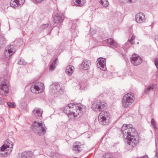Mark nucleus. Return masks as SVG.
<instances>
[{
	"instance_id": "1",
	"label": "nucleus",
	"mask_w": 158,
	"mask_h": 158,
	"mask_svg": "<svg viewBox=\"0 0 158 158\" xmlns=\"http://www.w3.org/2000/svg\"><path fill=\"white\" fill-rule=\"evenodd\" d=\"M121 131L124 138L127 140V142L132 147H135L138 144L139 138L135 129L131 124H123Z\"/></svg>"
},
{
	"instance_id": "2",
	"label": "nucleus",
	"mask_w": 158,
	"mask_h": 158,
	"mask_svg": "<svg viewBox=\"0 0 158 158\" xmlns=\"http://www.w3.org/2000/svg\"><path fill=\"white\" fill-rule=\"evenodd\" d=\"M83 106L81 103H70L63 109V111L71 119L75 120V117H80L82 114Z\"/></svg>"
},
{
	"instance_id": "3",
	"label": "nucleus",
	"mask_w": 158,
	"mask_h": 158,
	"mask_svg": "<svg viewBox=\"0 0 158 158\" xmlns=\"http://www.w3.org/2000/svg\"><path fill=\"white\" fill-rule=\"evenodd\" d=\"M31 129L33 131L40 136L44 135L47 129L44 123L42 121H34L32 124Z\"/></svg>"
},
{
	"instance_id": "4",
	"label": "nucleus",
	"mask_w": 158,
	"mask_h": 158,
	"mask_svg": "<svg viewBox=\"0 0 158 158\" xmlns=\"http://www.w3.org/2000/svg\"><path fill=\"white\" fill-rule=\"evenodd\" d=\"M135 97L133 93H130L126 94L122 99V106L124 108H127L134 102Z\"/></svg>"
},
{
	"instance_id": "5",
	"label": "nucleus",
	"mask_w": 158,
	"mask_h": 158,
	"mask_svg": "<svg viewBox=\"0 0 158 158\" xmlns=\"http://www.w3.org/2000/svg\"><path fill=\"white\" fill-rule=\"evenodd\" d=\"M98 117V121L101 124L108 125L110 122V115L109 112L106 111H101Z\"/></svg>"
},
{
	"instance_id": "6",
	"label": "nucleus",
	"mask_w": 158,
	"mask_h": 158,
	"mask_svg": "<svg viewBox=\"0 0 158 158\" xmlns=\"http://www.w3.org/2000/svg\"><path fill=\"white\" fill-rule=\"evenodd\" d=\"M107 104L103 101H97L92 105V109L96 112H100L106 108Z\"/></svg>"
},
{
	"instance_id": "7",
	"label": "nucleus",
	"mask_w": 158,
	"mask_h": 158,
	"mask_svg": "<svg viewBox=\"0 0 158 158\" xmlns=\"http://www.w3.org/2000/svg\"><path fill=\"white\" fill-rule=\"evenodd\" d=\"M44 84L43 83L38 82L31 86V90L33 93L39 94L44 91Z\"/></svg>"
},
{
	"instance_id": "8",
	"label": "nucleus",
	"mask_w": 158,
	"mask_h": 158,
	"mask_svg": "<svg viewBox=\"0 0 158 158\" xmlns=\"http://www.w3.org/2000/svg\"><path fill=\"white\" fill-rule=\"evenodd\" d=\"M8 81L6 79H4L2 81L0 85V94H1L5 96L8 93L9 87L8 85Z\"/></svg>"
},
{
	"instance_id": "9",
	"label": "nucleus",
	"mask_w": 158,
	"mask_h": 158,
	"mask_svg": "<svg viewBox=\"0 0 158 158\" xmlns=\"http://www.w3.org/2000/svg\"><path fill=\"white\" fill-rule=\"evenodd\" d=\"M131 61L133 65L137 66L139 65L142 62V59L138 55L133 54L131 56Z\"/></svg>"
},
{
	"instance_id": "10",
	"label": "nucleus",
	"mask_w": 158,
	"mask_h": 158,
	"mask_svg": "<svg viewBox=\"0 0 158 158\" xmlns=\"http://www.w3.org/2000/svg\"><path fill=\"white\" fill-rule=\"evenodd\" d=\"M102 44L104 46L107 45L112 48H116L118 46L117 43L112 38L108 39L103 41Z\"/></svg>"
},
{
	"instance_id": "11",
	"label": "nucleus",
	"mask_w": 158,
	"mask_h": 158,
	"mask_svg": "<svg viewBox=\"0 0 158 158\" xmlns=\"http://www.w3.org/2000/svg\"><path fill=\"white\" fill-rule=\"evenodd\" d=\"M52 92L54 94H59L63 91L61 89L60 85L58 83H54L51 86Z\"/></svg>"
},
{
	"instance_id": "12",
	"label": "nucleus",
	"mask_w": 158,
	"mask_h": 158,
	"mask_svg": "<svg viewBox=\"0 0 158 158\" xmlns=\"http://www.w3.org/2000/svg\"><path fill=\"white\" fill-rule=\"evenodd\" d=\"M106 59L102 57L98 58L97 61L98 67L104 71L106 69Z\"/></svg>"
},
{
	"instance_id": "13",
	"label": "nucleus",
	"mask_w": 158,
	"mask_h": 158,
	"mask_svg": "<svg viewBox=\"0 0 158 158\" xmlns=\"http://www.w3.org/2000/svg\"><path fill=\"white\" fill-rule=\"evenodd\" d=\"M25 2V0H11L10 5L11 7L14 8L21 7Z\"/></svg>"
},
{
	"instance_id": "14",
	"label": "nucleus",
	"mask_w": 158,
	"mask_h": 158,
	"mask_svg": "<svg viewBox=\"0 0 158 158\" xmlns=\"http://www.w3.org/2000/svg\"><path fill=\"white\" fill-rule=\"evenodd\" d=\"M136 21L138 23H141L144 22L145 17L144 14L140 12L137 14L135 16Z\"/></svg>"
},
{
	"instance_id": "15",
	"label": "nucleus",
	"mask_w": 158,
	"mask_h": 158,
	"mask_svg": "<svg viewBox=\"0 0 158 158\" xmlns=\"http://www.w3.org/2000/svg\"><path fill=\"white\" fill-rule=\"evenodd\" d=\"M33 153L31 152H24L19 153L18 155V158H31Z\"/></svg>"
},
{
	"instance_id": "16",
	"label": "nucleus",
	"mask_w": 158,
	"mask_h": 158,
	"mask_svg": "<svg viewBox=\"0 0 158 158\" xmlns=\"http://www.w3.org/2000/svg\"><path fill=\"white\" fill-rule=\"evenodd\" d=\"M13 45H10L8 48H6L5 51V54L7 58L9 57L10 58L12 55L13 53L14 52V50L12 48Z\"/></svg>"
},
{
	"instance_id": "17",
	"label": "nucleus",
	"mask_w": 158,
	"mask_h": 158,
	"mask_svg": "<svg viewBox=\"0 0 158 158\" xmlns=\"http://www.w3.org/2000/svg\"><path fill=\"white\" fill-rule=\"evenodd\" d=\"M82 145L79 142H75L73 145V150L75 153L80 152L81 150Z\"/></svg>"
},
{
	"instance_id": "18",
	"label": "nucleus",
	"mask_w": 158,
	"mask_h": 158,
	"mask_svg": "<svg viewBox=\"0 0 158 158\" xmlns=\"http://www.w3.org/2000/svg\"><path fill=\"white\" fill-rule=\"evenodd\" d=\"M2 147H4V148L6 149H8L9 150H11V152L12 151V148L13 147V143L9 139L6 140L4 143V144L2 145Z\"/></svg>"
},
{
	"instance_id": "19",
	"label": "nucleus",
	"mask_w": 158,
	"mask_h": 158,
	"mask_svg": "<svg viewBox=\"0 0 158 158\" xmlns=\"http://www.w3.org/2000/svg\"><path fill=\"white\" fill-rule=\"evenodd\" d=\"M64 19V16L62 15L57 14L54 17V23H60L63 21Z\"/></svg>"
},
{
	"instance_id": "20",
	"label": "nucleus",
	"mask_w": 158,
	"mask_h": 158,
	"mask_svg": "<svg viewBox=\"0 0 158 158\" xmlns=\"http://www.w3.org/2000/svg\"><path fill=\"white\" fill-rule=\"evenodd\" d=\"M43 110L41 109L38 108H35L32 111L36 117H40L42 116Z\"/></svg>"
},
{
	"instance_id": "21",
	"label": "nucleus",
	"mask_w": 158,
	"mask_h": 158,
	"mask_svg": "<svg viewBox=\"0 0 158 158\" xmlns=\"http://www.w3.org/2000/svg\"><path fill=\"white\" fill-rule=\"evenodd\" d=\"M2 152L0 154V157L6 156L11 153V150H9L4 148V147H2Z\"/></svg>"
},
{
	"instance_id": "22",
	"label": "nucleus",
	"mask_w": 158,
	"mask_h": 158,
	"mask_svg": "<svg viewBox=\"0 0 158 158\" xmlns=\"http://www.w3.org/2000/svg\"><path fill=\"white\" fill-rule=\"evenodd\" d=\"M90 65V62L88 60H85L81 64V67L82 68L85 70H88L89 69Z\"/></svg>"
},
{
	"instance_id": "23",
	"label": "nucleus",
	"mask_w": 158,
	"mask_h": 158,
	"mask_svg": "<svg viewBox=\"0 0 158 158\" xmlns=\"http://www.w3.org/2000/svg\"><path fill=\"white\" fill-rule=\"evenodd\" d=\"M74 70V67L72 65H70L66 67L65 72L68 75L70 76L72 75Z\"/></svg>"
},
{
	"instance_id": "24",
	"label": "nucleus",
	"mask_w": 158,
	"mask_h": 158,
	"mask_svg": "<svg viewBox=\"0 0 158 158\" xmlns=\"http://www.w3.org/2000/svg\"><path fill=\"white\" fill-rule=\"evenodd\" d=\"M71 28L72 30H73V36L74 37L77 36L78 32L77 29V24L75 23L73 24Z\"/></svg>"
},
{
	"instance_id": "25",
	"label": "nucleus",
	"mask_w": 158,
	"mask_h": 158,
	"mask_svg": "<svg viewBox=\"0 0 158 158\" xmlns=\"http://www.w3.org/2000/svg\"><path fill=\"white\" fill-rule=\"evenodd\" d=\"M86 2V0H75L74 2L75 5L81 6H83Z\"/></svg>"
},
{
	"instance_id": "26",
	"label": "nucleus",
	"mask_w": 158,
	"mask_h": 158,
	"mask_svg": "<svg viewBox=\"0 0 158 158\" xmlns=\"http://www.w3.org/2000/svg\"><path fill=\"white\" fill-rule=\"evenodd\" d=\"M57 60V58L51 64L49 68V69L51 71H53L55 69L56 66L57 65L56 62Z\"/></svg>"
},
{
	"instance_id": "27",
	"label": "nucleus",
	"mask_w": 158,
	"mask_h": 158,
	"mask_svg": "<svg viewBox=\"0 0 158 158\" xmlns=\"http://www.w3.org/2000/svg\"><path fill=\"white\" fill-rule=\"evenodd\" d=\"M99 2L104 7H106L109 5V2L107 0H99Z\"/></svg>"
},
{
	"instance_id": "28",
	"label": "nucleus",
	"mask_w": 158,
	"mask_h": 158,
	"mask_svg": "<svg viewBox=\"0 0 158 158\" xmlns=\"http://www.w3.org/2000/svg\"><path fill=\"white\" fill-rule=\"evenodd\" d=\"M102 158H113V156L111 154L107 153L103 155Z\"/></svg>"
},
{
	"instance_id": "29",
	"label": "nucleus",
	"mask_w": 158,
	"mask_h": 158,
	"mask_svg": "<svg viewBox=\"0 0 158 158\" xmlns=\"http://www.w3.org/2000/svg\"><path fill=\"white\" fill-rule=\"evenodd\" d=\"M156 86V85L155 84H153L151 85L148 86L147 89L150 92V91H153Z\"/></svg>"
},
{
	"instance_id": "30",
	"label": "nucleus",
	"mask_w": 158,
	"mask_h": 158,
	"mask_svg": "<svg viewBox=\"0 0 158 158\" xmlns=\"http://www.w3.org/2000/svg\"><path fill=\"white\" fill-rule=\"evenodd\" d=\"M18 64L19 65H25L26 62L23 59L20 58L18 61Z\"/></svg>"
},
{
	"instance_id": "31",
	"label": "nucleus",
	"mask_w": 158,
	"mask_h": 158,
	"mask_svg": "<svg viewBox=\"0 0 158 158\" xmlns=\"http://www.w3.org/2000/svg\"><path fill=\"white\" fill-rule=\"evenodd\" d=\"M7 104L9 107L10 108H13L16 106V105L15 102L11 103L10 102H8L7 103Z\"/></svg>"
},
{
	"instance_id": "32",
	"label": "nucleus",
	"mask_w": 158,
	"mask_h": 158,
	"mask_svg": "<svg viewBox=\"0 0 158 158\" xmlns=\"http://www.w3.org/2000/svg\"><path fill=\"white\" fill-rule=\"evenodd\" d=\"M0 40H1L0 41V45L1 46L5 44L6 42V40L4 38H1L0 39Z\"/></svg>"
},
{
	"instance_id": "33",
	"label": "nucleus",
	"mask_w": 158,
	"mask_h": 158,
	"mask_svg": "<svg viewBox=\"0 0 158 158\" xmlns=\"http://www.w3.org/2000/svg\"><path fill=\"white\" fill-rule=\"evenodd\" d=\"M52 155L51 154V157H52V158H59V156L58 153H56L52 152Z\"/></svg>"
},
{
	"instance_id": "34",
	"label": "nucleus",
	"mask_w": 158,
	"mask_h": 158,
	"mask_svg": "<svg viewBox=\"0 0 158 158\" xmlns=\"http://www.w3.org/2000/svg\"><path fill=\"white\" fill-rule=\"evenodd\" d=\"M48 26L49 24L48 23L42 24L40 26V28L42 29H44L48 27Z\"/></svg>"
},
{
	"instance_id": "35",
	"label": "nucleus",
	"mask_w": 158,
	"mask_h": 158,
	"mask_svg": "<svg viewBox=\"0 0 158 158\" xmlns=\"http://www.w3.org/2000/svg\"><path fill=\"white\" fill-rule=\"evenodd\" d=\"M154 63L157 69H158V58H156L154 60Z\"/></svg>"
},
{
	"instance_id": "36",
	"label": "nucleus",
	"mask_w": 158,
	"mask_h": 158,
	"mask_svg": "<svg viewBox=\"0 0 158 158\" xmlns=\"http://www.w3.org/2000/svg\"><path fill=\"white\" fill-rule=\"evenodd\" d=\"M137 0H125L126 2L128 3L132 4L135 3Z\"/></svg>"
},
{
	"instance_id": "37",
	"label": "nucleus",
	"mask_w": 158,
	"mask_h": 158,
	"mask_svg": "<svg viewBox=\"0 0 158 158\" xmlns=\"http://www.w3.org/2000/svg\"><path fill=\"white\" fill-rule=\"evenodd\" d=\"M135 36L133 35L132 37L131 38L130 40H128V41L131 43L132 44H134V42H133L132 41L135 39Z\"/></svg>"
},
{
	"instance_id": "38",
	"label": "nucleus",
	"mask_w": 158,
	"mask_h": 158,
	"mask_svg": "<svg viewBox=\"0 0 158 158\" xmlns=\"http://www.w3.org/2000/svg\"><path fill=\"white\" fill-rule=\"evenodd\" d=\"M151 125L154 127L156 126V123L155 121L153 118H152L151 121Z\"/></svg>"
},
{
	"instance_id": "39",
	"label": "nucleus",
	"mask_w": 158,
	"mask_h": 158,
	"mask_svg": "<svg viewBox=\"0 0 158 158\" xmlns=\"http://www.w3.org/2000/svg\"><path fill=\"white\" fill-rule=\"evenodd\" d=\"M144 92V93L146 94H148L150 92L148 90L147 88L145 89Z\"/></svg>"
},
{
	"instance_id": "40",
	"label": "nucleus",
	"mask_w": 158,
	"mask_h": 158,
	"mask_svg": "<svg viewBox=\"0 0 158 158\" xmlns=\"http://www.w3.org/2000/svg\"><path fill=\"white\" fill-rule=\"evenodd\" d=\"M37 2L40 3L43 2L44 0H35Z\"/></svg>"
},
{
	"instance_id": "41",
	"label": "nucleus",
	"mask_w": 158,
	"mask_h": 158,
	"mask_svg": "<svg viewBox=\"0 0 158 158\" xmlns=\"http://www.w3.org/2000/svg\"><path fill=\"white\" fill-rule=\"evenodd\" d=\"M140 158H149L147 155L144 156L140 157Z\"/></svg>"
},
{
	"instance_id": "42",
	"label": "nucleus",
	"mask_w": 158,
	"mask_h": 158,
	"mask_svg": "<svg viewBox=\"0 0 158 158\" xmlns=\"http://www.w3.org/2000/svg\"><path fill=\"white\" fill-rule=\"evenodd\" d=\"M1 99L2 98H0V104H1L3 103V101Z\"/></svg>"
},
{
	"instance_id": "43",
	"label": "nucleus",
	"mask_w": 158,
	"mask_h": 158,
	"mask_svg": "<svg viewBox=\"0 0 158 158\" xmlns=\"http://www.w3.org/2000/svg\"><path fill=\"white\" fill-rule=\"evenodd\" d=\"M155 156H156V158H158V152H156Z\"/></svg>"
},
{
	"instance_id": "44",
	"label": "nucleus",
	"mask_w": 158,
	"mask_h": 158,
	"mask_svg": "<svg viewBox=\"0 0 158 158\" xmlns=\"http://www.w3.org/2000/svg\"><path fill=\"white\" fill-rule=\"evenodd\" d=\"M158 38V37L156 35L155 36V39L156 40V39Z\"/></svg>"
},
{
	"instance_id": "45",
	"label": "nucleus",
	"mask_w": 158,
	"mask_h": 158,
	"mask_svg": "<svg viewBox=\"0 0 158 158\" xmlns=\"http://www.w3.org/2000/svg\"><path fill=\"white\" fill-rule=\"evenodd\" d=\"M95 33V31H94V32H93V33H92V34H94Z\"/></svg>"
},
{
	"instance_id": "46",
	"label": "nucleus",
	"mask_w": 158,
	"mask_h": 158,
	"mask_svg": "<svg viewBox=\"0 0 158 158\" xmlns=\"http://www.w3.org/2000/svg\"><path fill=\"white\" fill-rule=\"evenodd\" d=\"M80 89H82V88H81V86L80 87Z\"/></svg>"
},
{
	"instance_id": "47",
	"label": "nucleus",
	"mask_w": 158,
	"mask_h": 158,
	"mask_svg": "<svg viewBox=\"0 0 158 158\" xmlns=\"http://www.w3.org/2000/svg\"><path fill=\"white\" fill-rule=\"evenodd\" d=\"M156 77H157L158 76V74H156Z\"/></svg>"
},
{
	"instance_id": "48",
	"label": "nucleus",
	"mask_w": 158,
	"mask_h": 158,
	"mask_svg": "<svg viewBox=\"0 0 158 158\" xmlns=\"http://www.w3.org/2000/svg\"><path fill=\"white\" fill-rule=\"evenodd\" d=\"M90 32L91 33V30H90Z\"/></svg>"
},
{
	"instance_id": "49",
	"label": "nucleus",
	"mask_w": 158,
	"mask_h": 158,
	"mask_svg": "<svg viewBox=\"0 0 158 158\" xmlns=\"http://www.w3.org/2000/svg\"><path fill=\"white\" fill-rule=\"evenodd\" d=\"M1 80V77H0V81Z\"/></svg>"
},
{
	"instance_id": "50",
	"label": "nucleus",
	"mask_w": 158,
	"mask_h": 158,
	"mask_svg": "<svg viewBox=\"0 0 158 158\" xmlns=\"http://www.w3.org/2000/svg\"><path fill=\"white\" fill-rule=\"evenodd\" d=\"M74 158H77V157H74Z\"/></svg>"
},
{
	"instance_id": "51",
	"label": "nucleus",
	"mask_w": 158,
	"mask_h": 158,
	"mask_svg": "<svg viewBox=\"0 0 158 158\" xmlns=\"http://www.w3.org/2000/svg\"><path fill=\"white\" fill-rule=\"evenodd\" d=\"M139 43V42H138L137 43V44H138Z\"/></svg>"
},
{
	"instance_id": "52",
	"label": "nucleus",
	"mask_w": 158,
	"mask_h": 158,
	"mask_svg": "<svg viewBox=\"0 0 158 158\" xmlns=\"http://www.w3.org/2000/svg\"><path fill=\"white\" fill-rule=\"evenodd\" d=\"M1 41V40H0V41Z\"/></svg>"
}]
</instances>
